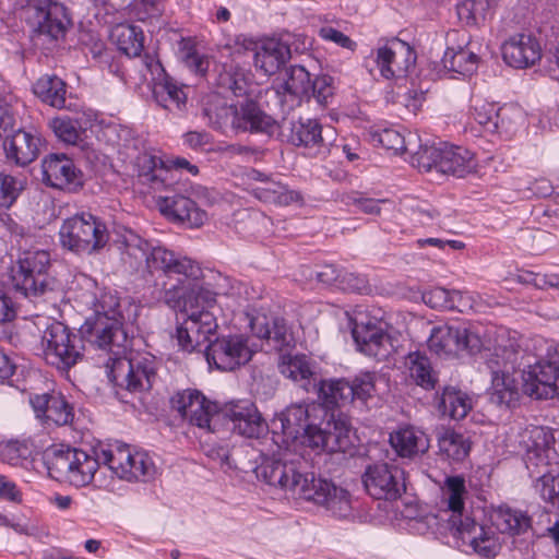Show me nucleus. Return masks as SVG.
Instances as JSON below:
<instances>
[{
  "label": "nucleus",
  "instance_id": "nucleus-54",
  "mask_svg": "<svg viewBox=\"0 0 559 559\" xmlns=\"http://www.w3.org/2000/svg\"><path fill=\"white\" fill-rule=\"evenodd\" d=\"M442 154V143L439 145H420L418 151L414 152L411 157V164L420 171H438L439 159Z\"/></svg>",
  "mask_w": 559,
  "mask_h": 559
},
{
  "label": "nucleus",
  "instance_id": "nucleus-27",
  "mask_svg": "<svg viewBox=\"0 0 559 559\" xmlns=\"http://www.w3.org/2000/svg\"><path fill=\"white\" fill-rule=\"evenodd\" d=\"M145 265L151 273L162 271L183 275L187 280L197 278L200 273V267L191 259L178 257L162 246H152Z\"/></svg>",
  "mask_w": 559,
  "mask_h": 559
},
{
  "label": "nucleus",
  "instance_id": "nucleus-44",
  "mask_svg": "<svg viewBox=\"0 0 559 559\" xmlns=\"http://www.w3.org/2000/svg\"><path fill=\"white\" fill-rule=\"evenodd\" d=\"M33 91L44 103L55 108H63L66 105V84L58 76L44 75L39 78L35 82Z\"/></svg>",
  "mask_w": 559,
  "mask_h": 559
},
{
  "label": "nucleus",
  "instance_id": "nucleus-18",
  "mask_svg": "<svg viewBox=\"0 0 559 559\" xmlns=\"http://www.w3.org/2000/svg\"><path fill=\"white\" fill-rule=\"evenodd\" d=\"M371 57L380 76L385 80L405 78L416 62L414 49L407 43L400 39H393L379 46L371 52Z\"/></svg>",
  "mask_w": 559,
  "mask_h": 559
},
{
  "label": "nucleus",
  "instance_id": "nucleus-49",
  "mask_svg": "<svg viewBox=\"0 0 559 559\" xmlns=\"http://www.w3.org/2000/svg\"><path fill=\"white\" fill-rule=\"evenodd\" d=\"M289 141L297 146L313 147L323 142L322 128L317 120L306 119L292 123Z\"/></svg>",
  "mask_w": 559,
  "mask_h": 559
},
{
  "label": "nucleus",
  "instance_id": "nucleus-6",
  "mask_svg": "<svg viewBox=\"0 0 559 559\" xmlns=\"http://www.w3.org/2000/svg\"><path fill=\"white\" fill-rule=\"evenodd\" d=\"M106 224L97 216L82 212L64 219L59 229L62 248L78 254L99 252L108 242Z\"/></svg>",
  "mask_w": 559,
  "mask_h": 559
},
{
  "label": "nucleus",
  "instance_id": "nucleus-48",
  "mask_svg": "<svg viewBox=\"0 0 559 559\" xmlns=\"http://www.w3.org/2000/svg\"><path fill=\"white\" fill-rule=\"evenodd\" d=\"M456 13L465 25L477 26L492 15V3L490 0H462L456 4Z\"/></svg>",
  "mask_w": 559,
  "mask_h": 559
},
{
  "label": "nucleus",
  "instance_id": "nucleus-12",
  "mask_svg": "<svg viewBox=\"0 0 559 559\" xmlns=\"http://www.w3.org/2000/svg\"><path fill=\"white\" fill-rule=\"evenodd\" d=\"M81 338L61 322L49 325L41 337L47 364L68 370L82 359Z\"/></svg>",
  "mask_w": 559,
  "mask_h": 559
},
{
  "label": "nucleus",
  "instance_id": "nucleus-42",
  "mask_svg": "<svg viewBox=\"0 0 559 559\" xmlns=\"http://www.w3.org/2000/svg\"><path fill=\"white\" fill-rule=\"evenodd\" d=\"M136 166L139 168V178L153 190L162 189L167 180L168 169L164 166L160 158L144 153L138 156Z\"/></svg>",
  "mask_w": 559,
  "mask_h": 559
},
{
  "label": "nucleus",
  "instance_id": "nucleus-33",
  "mask_svg": "<svg viewBox=\"0 0 559 559\" xmlns=\"http://www.w3.org/2000/svg\"><path fill=\"white\" fill-rule=\"evenodd\" d=\"M390 443L401 457L424 454L429 449V439L425 431L412 425H403L392 431Z\"/></svg>",
  "mask_w": 559,
  "mask_h": 559
},
{
  "label": "nucleus",
  "instance_id": "nucleus-52",
  "mask_svg": "<svg viewBox=\"0 0 559 559\" xmlns=\"http://www.w3.org/2000/svg\"><path fill=\"white\" fill-rule=\"evenodd\" d=\"M497 114H499V118L497 117L495 120L497 122V131L495 133L506 135L507 138L514 134L519 126L524 121L523 112L514 106H498Z\"/></svg>",
  "mask_w": 559,
  "mask_h": 559
},
{
  "label": "nucleus",
  "instance_id": "nucleus-59",
  "mask_svg": "<svg viewBox=\"0 0 559 559\" xmlns=\"http://www.w3.org/2000/svg\"><path fill=\"white\" fill-rule=\"evenodd\" d=\"M377 374L374 372H360L350 382L353 388V402L359 400L366 402L376 391Z\"/></svg>",
  "mask_w": 559,
  "mask_h": 559
},
{
  "label": "nucleus",
  "instance_id": "nucleus-14",
  "mask_svg": "<svg viewBox=\"0 0 559 559\" xmlns=\"http://www.w3.org/2000/svg\"><path fill=\"white\" fill-rule=\"evenodd\" d=\"M26 19L34 31L52 40H60L72 26L68 9L53 0H35L26 9Z\"/></svg>",
  "mask_w": 559,
  "mask_h": 559
},
{
  "label": "nucleus",
  "instance_id": "nucleus-24",
  "mask_svg": "<svg viewBox=\"0 0 559 559\" xmlns=\"http://www.w3.org/2000/svg\"><path fill=\"white\" fill-rule=\"evenodd\" d=\"M180 284L166 289L163 297L165 304L174 310L187 314L200 308H212L216 302L215 294L210 289L190 284L185 286L183 282Z\"/></svg>",
  "mask_w": 559,
  "mask_h": 559
},
{
  "label": "nucleus",
  "instance_id": "nucleus-19",
  "mask_svg": "<svg viewBox=\"0 0 559 559\" xmlns=\"http://www.w3.org/2000/svg\"><path fill=\"white\" fill-rule=\"evenodd\" d=\"M176 329V341L178 346L187 353H192L202 347L216 329V318L210 308H200L186 314Z\"/></svg>",
  "mask_w": 559,
  "mask_h": 559
},
{
  "label": "nucleus",
  "instance_id": "nucleus-16",
  "mask_svg": "<svg viewBox=\"0 0 559 559\" xmlns=\"http://www.w3.org/2000/svg\"><path fill=\"white\" fill-rule=\"evenodd\" d=\"M519 443L528 469L559 463V431L555 436L548 428L528 426L520 432Z\"/></svg>",
  "mask_w": 559,
  "mask_h": 559
},
{
  "label": "nucleus",
  "instance_id": "nucleus-32",
  "mask_svg": "<svg viewBox=\"0 0 559 559\" xmlns=\"http://www.w3.org/2000/svg\"><path fill=\"white\" fill-rule=\"evenodd\" d=\"M237 103L229 104L218 93H210L203 98V114L207 123L215 130L226 133L235 130Z\"/></svg>",
  "mask_w": 559,
  "mask_h": 559
},
{
  "label": "nucleus",
  "instance_id": "nucleus-20",
  "mask_svg": "<svg viewBox=\"0 0 559 559\" xmlns=\"http://www.w3.org/2000/svg\"><path fill=\"white\" fill-rule=\"evenodd\" d=\"M402 474L396 466L374 464L366 468L362 483L366 491L374 499L393 500L405 489Z\"/></svg>",
  "mask_w": 559,
  "mask_h": 559
},
{
  "label": "nucleus",
  "instance_id": "nucleus-4",
  "mask_svg": "<svg viewBox=\"0 0 559 559\" xmlns=\"http://www.w3.org/2000/svg\"><path fill=\"white\" fill-rule=\"evenodd\" d=\"M357 350L378 361L394 355L401 346L400 333L384 320V312L373 307H357L349 316Z\"/></svg>",
  "mask_w": 559,
  "mask_h": 559
},
{
  "label": "nucleus",
  "instance_id": "nucleus-5",
  "mask_svg": "<svg viewBox=\"0 0 559 559\" xmlns=\"http://www.w3.org/2000/svg\"><path fill=\"white\" fill-rule=\"evenodd\" d=\"M45 463L51 477L68 481L75 487H84L93 480L99 488L106 484L96 478V472L102 463L100 450L93 454L81 449L58 445L45 454Z\"/></svg>",
  "mask_w": 559,
  "mask_h": 559
},
{
  "label": "nucleus",
  "instance_id": "nucleus-29",
  "mask_svg": "<svg viewBox=\"0 0 559 559\" xmlns=\"http://www.w3.org/2000/svg\"><path fill=\"white\" fill-rule=\"evenodd\" d=\"M230 429L247 438H259L265 429V423L251 402H240L222 412Z\"/></svg>",
  "mask_w": 559,
  "mask_h": 559
},
{
  "label": "nucleus",
  "instance_id": "nucleus-37",
  "mask_svg": "<svg viewBox=\"0 0 559 559\" xmlns=\"http://www.w3.org/2000/svg\"><path fill=\"white\" fill-rule=\"evenodd\" d=\"M252 333L259 337L273 342V347L282 349L290 342V334L284 319H269L264 314H259L250 320Z\"/></svg>",
  "mask_w": 559,
  "mask_h": 559
},
{
  "label": "nucleus",
  "instance_id": "nucleus-9",
  "mask_svg": "<svg viewBox=\"0 0 559 559\" xmlns=\"http://www.w3.org/2000/svg\"><path fill=\"white\" fill-rule=\"evenodd\" d=\"M100 459L102 464L127 481H146L156 474V466L151 455L127 444L115 443L102 448Z\"/></svg>",
  "mask_w": 559,
  "mask_h": 559
},
{
  "label": "nucleus",
  "instance_id": "nucleus-46",
  "mask_svg": "<svg viewBox=\"0 0 559 559\" xmlns=\"http://www.w3.org/2000/svg\"><path fill=\"white\" fill-rule=\"evenodd\" d=\"M406 365L411 378L417 385L431 390L437 383V374L431 367L430 360L419 352L409 353L406 358Z\"/></svg>",
  "mask_w": 559,
  "mask_h": 559
},
{
  "label": "nucleus",
  "instance_id": "nucleus-34",
  "mask_svg": "<svg viewBox=\"0 0 559 559\" xmlns=\"http://www.w3.org/2000/svg\"><path fill=\"white\" fill-rule=\"evenodd\" d=\"M40 138L25 130H17L4 141L7 158L19 166H25L35 160L39 153Z\"/></svg>",
  "mask_w": 559,
  "mask_h": 559
},
{
  "label": "nucleus",
  "instance_id": "nucleus-1",
  "mask_svg": "<svg viewBox=\"0 0 559 559\" xmlns=\"http://www.w3.org/2000/svg\"><path fill=\"white\" fill-rule=\"evenodd\" d=\"M319 407L313 403H295L274 419L283 436L278 451L264 457L257 467V476L269 485L290 491L294 496L323 507L333 516L347 519L353 514L350 493L331 480L316 477L309 463L297 453L298 438L312 421Z\"/></svg>",
  "mask_w": 559,
  "mask_h": 559
},
{
  "label": "nucleus",
  "instance_id": "nucleus-39",
  "mask_svg": "<svg viewBox=\"0 0 559 559\" xmlns=\"http://www.w3.org/2000/svg\"><path fill=\"white\" fill-rule=\"evenodd\" d=\"M492 524L501 533L521 534L531 526L526 512L508 506H500L490 515Z\"/></svg>",
  "mask_w": 559,
  "mask_h": 559
},
{
  "label": "nucleus",
  "instance_id": "nucleus-26",
  "mask_svg": "<svg viewBox=\"0 0 559 559\" xmlns=\"http://www.w3.org/2000/svg\"><path fill=\"white\" fill-rule=\"evenodd\" d=\"M450 534L460 539L462 545H467L474 552L485 558L495 557L500 549L496 534L491 530L478 525L474 519H466L464 524Z\"/></svg>",
  "mask_w": 559,
  "mask_h": 559
},
{
  "label": "nucleus",
  "instance_id": "nucleus-15",
  "mask_svg": "<svg viewBox=\"0 0 559 559\" xmlns=\"http://www.w3.org/2000/svg\"><path fill=\"white\" fill-rule=\"evenodd\" d=\"M171 404L191 425L206 432L219 430V424L223 421L222 412H218L216 405L201 392L197 390L179 392L171 399Z\"/></svg>",
  "mask_w": 559,
  "mask_h": 559
},
{
  "label": "nucleus",
  "instance_id": "nucleus-30",
  "mask_svg": "<svg viewBox=\"0 0 559 559\" xmlns=\"http://www.w3.org/2000/svg\"><path fill=\"white\" fill-rule=\"evenodd\" d=\"M290 59L289 43L280 38H266L258 43L253 66L266 76L277 73Z\"/></svg>",
  "mask_w": 559,
  "mask_h": 559
},
{
  "label": "nucleus",
  "instance_id": "nucleus-57",
  "mask_svg": "<svg viewBox=\"0 0 559 559\" xmlns=\"http://www.w3.org/2000/svg\"><path fill=\"white\" fill-rule=\"evenodd\" d=\"M50 128L56 136L67 144H76L80 140L81 133L76 121L69 117H57L50 120Z\"/></svg>",
  "mask_w": 559,
  "mask_h": 559
},
{
  "label": "nucleus",
  "instance_id": "nucleus-2",
  "mask_svg": "<svg viewBox=\"0 0 559 559\" xmlns=\"http://www.w3.org/2000/svg\"><path fill=\"white\" fill-rule=\"evenodd\" d=\"M80 301L94 312V318H88L83 326V334L95 347L109 354L106 362L107 377L117 388L129 392H143L152 388L155 378V362L153 357L136 355L127 357L130 346L126 322L133 321L135 313L131 305L127 313L121 309L122 305L115 293L86 290L80 296Z\"/></svg>",
  "mask_w": 559,
  "mask_h": 559
},
{
  "label": "nucleus",
  "instance_id": "nucleus-22",
  "mask_svg": "<svg viewBox=\"0 0 559 559\" xmlns=\"http://www.w3.org/2000/svg\"><path fill=\"white\" fill-rule=\"evenodd\" d=\"M41 168L44 181L52 188L74 192L83 186L82 173L64 154L45 157Z\"/></svg>",
  "mask_w": 559,
  "mask_h": 559
},
{
  "label": "nucleus",
  "instance_id": "nucleus-43",
  "mask_svg": "<svg viewBox=\"0 0 559 559\" xmlns=\"http://www.w3.org/2000/svg\"><path fill=\"white\" fill-rule=\"evenodd\" d=\"M151 248V243L131 230L121 235L119 240L123 262L135 269L146 263Z\"/></svg>",
  "mask_w": 559,
  "mask_h": 559
},
{
  "label": "nucleus",
  "instance_id": "nucleus-21",
  "mask_svg": "<svg viewBox=\"0 0 559 559\" xmlns=\"http://www.w3.org/2000/svg\"><path fill=\"white\" fill-rule=\"evenodd\" d=\"M448 40L450 45L442 58L444 68L463 75L473 74L477 70L479 57L469 36L454 31L449 33Z\"/></svg>",
  "mask_w": 559,
  "mask_h": 559
},
{
  "label": "nucleus",
  "instance_id": "nucleus-31",
  "mask_svg": "<svg viewBox=\"0 0 559 559\" xmlns=\"http://www.w3.org/2000/svg\"><path fill=\"white\" fill-rule=\"evenodd\" d=\"M148 67L152 73L156 72L158 75L153 90L157 104L170 112L182 111L188 98L183 86L165 73L159 61H154Z\"/></svg>",
  "mask_w": 559,
  "mask_h": 559
},
{
  "label": "nucleus",
  "instance_id": "nucleus-41",
  "mask_svg": "<svg viewBox=\"0 0 559 559\" xmlns=\"http://www.w3.org/2000/svg\"><path fill=\"white\" fill-rule=\"evenodd\" d=\"M437 439L439 455L444 460L461 462L471 451L469 440L452 429H442Z\"/></svg>",
  "mask_w": 559,
  "mask_h": 559
},
{
  "label": "nucleus",
  "instance_id": "nucleus-36",
  "mask_svg": "<svg viewBox=\"0 0 559 559\" xmlns=\"http://www.w3.org/2000/svg\"><path fill=\"white\" fill-rule=\"evenodd\" d=\"M280 372L306 391L317 388L314 367L305 355L283 356Z\"/></svg>",
  "mask_w": 559,
  "mask_h": 559
},
{
  "label": "nucleus",
  "instance_id": "nucleus-61",
  "mask_svg": "<svg viewBox=\"0 0 559 559\" xmlns=\"http://www.w3.org/2000/svg\"><path fill=\"white\" fill-rule=\"evenodd\" d=\"M27 455L28 448L22 442L10 440L0 443V459L10 465H19Z\"/></svg>",
  "mask_w": 559,
  "mask_h": 559
},
{
  "label": "nucleus",
  "instance_id": "nucleus-45",
  "mask_svg": "<svg viewBox=\"0 0 559 559\" xmlns=\"http://www.w3.org/2000/svg\"><path fill=\"white\" fill-rule=\"evenodd\" d=\"M319 397L328 405H345L353 402V388L345 379L323 380L317 382Z\"/></svg>",
  "mask_w": 559,
  "mask_h": 559
},
{
  "label": "nucleus",
  "instance_id": "nucleus-50",
  "mask_svg": "<svg viewBox=\"0 0 559 559\" xmlns=\"http://www.w3.org/2000/svg\"><path fill=\"white\" fill-rule=\"evenodd\" d=\"M372 141L380 144L393 154H402L404 152H413L416 146V136L408 134L406 139L400 131L393 128H385L372 133Z\"/></svg>",
  "mask_w": 559,
  "mask_h": 559
},
{
  "label": "nucleus",
  "instance_id": "nucleus-47",
  "mask_svg": "<svg viewBox=\"0 0 559 559\" xmlns=\"http://www.w3.org/2000/svg\"><path fill=\"white\" fill-rule=\"evenodd\" d=\"M472 399L464 392L454 388H445L439 407L444 415L452 419H463L472 409Z\"/></svg>",
  "mask_w": 559,
  "mask_h": 559
},
{
  "label": "nucleus",
  "instance_id": "nucleus-53",
  "mask_svg": "<svg viewBox=\"0 0 559 559\" xmlns=\"http://www.w3.org/2000/svg\"><path fill=\"white\" fill-rule=\"evenodd\" d=\"M73 407L66 401L61 394H51V401L48 412L45 413L44 421L58 426L68 425L73 420Z\"/></svg>",
  "mask_w": 559,
  "mask_h": 559
},
{
  "label": "nucleus",
  "instance_id": "nucleus-55",
  "mask_svg": "<svg viewBox=\"0 0 559 559\" xmlns=\"http://www.w3.org/2000/svg\"><path fill=\"white\" fill-rule=\"evenodd\" d=\"M497 109V104L478 100L473 105L472 116L485 131L495 133L497 131V122L495 120L497 117L499 118Z\"/></svg>",
  "mask_w": 559,
  "mask_h": 559
},
{
  "label": "nucleus",
  "instance_id": "nucleus-35",
  "mask_svg": "<svg viewBox=\"0 0 559 559\" xmlns=\"http://www.w3.org/2000/svg\"><path fill=\"white\" fill-rule=\"evenodd\" d=\"M474 154L465 147L442 143V154L438 173L463 178L476 170Z\"/></svg>",
  "mask_w": 559,
  "mask_h": 559
},
{
  "label": "nucleus",
  "instance_id": "nucleus-13",
  "mask_svg": "<svg viewBox=\"0 0 559 559\" xmlns=\"http://www.w3.org/2000/svg\"><path fill=\"white\" fill-rule=\"evenodd\" d=\"M486 333L484 340L478 331L464 326L439 325L432 328L428 338V347L439 356L455 355L461 350L472 354L484 350L488 345Z\"/></svg>",
  "mask_w": 559,
  "mask_h": 559
},
{
  "label": "nucleus",
  "instance_id": "nucleus-62",
  "mask_svg": "<svg viewBox=\"0 0 559 559\" xmlns=\"http://www.w3.org/2000/svg\"><path fill=\"white\" fill-rule=\"evenodd\" d=\"M318 34L323 40L333 43L343 49L355 51L357 48L356 41L331 25L321 26Z\"/></svg>",
  "mask_w": 559,
  "mask_h": 559
},
{
  "label": "nucleus",
  "instance_id": "nucleus-51",
  "mask_svg": "<svg viewBox=\"0 0 559 559\" xmlns=\"http://www.w3.org/2000/svg\"><path fill=\"white\" fill-rule=\"evenodd\" d=\"M312 79L310 73L302 66L290 67L287 79L281 85L284 93L305 97L310 95Z\"/></svg>",
  "mask_w": 559,
  "mask_h": 559
},
{
  "label": "nucleus",
  "instance_id": "nucleus-3",
  "mask_svg": "<svg viewBox=\"0 0 559 559\" xmlns=\"http://www.w3.org/2000/svg\"><path fill=\"white\" fill-rule=\"evenodd\" d=\"M488 345L484 348L485 361L491 372V401L509 406L518 400V385L512 373L519 365L520 346L504 328L486 330Z\"/></svg>",
  "mask_w": 559,
  "mask_h": 559
},
{
  "label": "nucleus",
  "instance_id": "nucleus-38",
  "mask_svg": "<svg viewBox=\"0 0 559 559\" xmlns=\"http://www.w3.org/2000/svg\"><path fill=\"white\" fill-rule=\"evenodd\" d=\"M263 175L257 170L251 171V178L259 181L251 188V193L264 203L275 205H288L296 199V194L286 186L274 180L263 179Z\"/></svg>",
  "mask_w": 559,
  "mask_h": 559
},
{
  "label": "nucleus",
  "instance_id": "nucleus-58",
  "mask_svg": "<svg viewBox=\"0 0 559 559\" xmlns=\"http://www.w3.org/2000/svg\"><path fill=\"white\" fill-rule=\"evenodd\" d=\"M22 190L23 185L17 178L0 173V207H11Z\"/></svg>",
  "mask_w": 559,
  "mask_h": 559
},
{
  "label": "nucleus",
  "instance_id": "nucleus-7",
  "mask_svg": "<svg viewBox=\"0 0 559 559\" xmlns=\"http://www.w3.org/2000/svg\"><path fill=\"white\" fill-rule=\"evenodd\" d=\"M50 253L44 249L23 251L17 260V269L12 270V283L16 290L26 297H39L53 290L55 280L47 271Z\"/></svg>",
  "mask_w": 559,
  "mask_h": 559
},
{
  "label": "nucleus",
  "instance_id": "nucleus-64",
  "mask_svg": "<svg viewBox=\"0 0 559 559\" xmlns=\"http://www.w3.org/2000/svg\"><path fill=\"white\" fill-rule=\"evenodd\" d=\"M257 45L258 43L252 38L241 34L229 39L225 44L224 49L228 51L229 57L236 59L246 55L248 51H253L254 53Z\"/></svg>",
  "mask_w": 559,
  "mask_h": 559
},
{
  "label": "nucleus",
  "instance_id": "nucleus-56",
  "mask_svg": "<svg viewBox=\"0 0 559 559\" xmlns=\"http://www.w3.org/2000/svg\"><path fill=\"white\" fill-rule=\"evenodd\" d=\"M535 489L551 508L559 509V474H543L537 479Z\"/></svg>",
  "mask_w": 559,
  "mask_h": 559
},
{
  "label": "nucleus",
  "instance_id": "nucleus-10",
  "mask_svg": "<svg viewBox=\"0 0 559 559\" xmlns=\"http://www.w3.org/2000/svg\"><path fill=\"white\" fill-rule=\"evenodd\" d=\"M259 350V345L243 333L217 336L205 347L209 365L221 371H234L247 365Z\"/></svg>",
  "mask_w": 559,
  "mask_h": 559
},
{
  "label": "nucleus",
  "instance_id": "nucleus-40",
  "mask_svg": "<svg viewBox=\"0 0 559 559\" xmlns=\"http://www.w3.org/2000/svg\"><path fill=\"white\" fill-rule=\"evenodd\" d=\"M110 37L117 48L128 57H139L144 48L143 31L131 24L112 27Z\"/></svg>",
  "mask_w": 559,
  "mask_h": 559
},
{
  "label": "nucleus",
  "instance_id": "nucleus-23",
  "mask_svg": "<svg viewBox=\"0 0 559 559\" xmlns=\"http://www.w3.org/2000/svg\"><path fill=\"white\" fill-rule=\"evenodd\" d=\"M507 64L515 69L535 66L543 56L539 40L531 33H518L510 36L501 47Z\"/></svg>",
  "mask_w": 559,
  "mask_h": 559
},
{
  "label": "nucleus",
  "instance_id": "nucleus-28",
  "mask_svg": "<svg viewBox=\"0 0 559 559\" xmlns=\"http://www.w3.org/2000/svg\"><path fill=\"white\" fill-rule=\"evenodd\" d=\"M157 205L164 216L191 228L201 227L207 219L206 213L194 201L181 194L160 198Z\"/></svg>",
  "mask_w": 559,
  "mask_h": 559
},
{
  "label": "nucleus",
  "instance_id": "nucleus-63",
  "mask_svg": "<svg viewBox=\"0 0 559 559\" xmlns=\"http://www.w3.org/2000/svg\"><path fill=\"white\" fill-rule=\"evenodd\" d=\"M334 81L329 75L317 76L311 84L310 94L320 105H326L334 94Z\"/></svg>",
  "mask_w": 559,
  "mask_h": 559
},
{
  "label": "nucleus",
  "instance_id": "nucleus-25",
  "mask_svg": "<svg viewBox=\"0 0 559 559\" xmlns=\"http://www.w3.org/2000/svg\"><path fill=\"white\" fill-rule=\"evenodd\" d=\"M278 128L276 120L252 99L237 102L235 133H262L273 135Z\"/></svg>",
  "mask_w": 559,
  "mask_h": 559
},
{
  "label": "nucleus",
  "instance_id": "nucleus-11",
  "mask_svg": "<svg viewBox=\"0 0 559 559\" xmlns=\"http://www.w3.org/2000/svg\"><path fill=\"white\" fill-rule=\"evenodd\" d=\"M352 425L343 415L332 416L324 427L311 423L299 436L298 442L317 453L345 452L352 444Z\"/></svg>",
  "mask_w": 559,
  "mask_h": 559
},
{
  "label": "nucleus",
  "instance_id": "nucleus-60",
  "mask_svg": "<svg viewBox=\"0 0 559 559\" xmlns=\"http://www.w3.org/2000/svg\"><path fill=\"white\" fill-rule=\"evenodd\" d=\"M423 301L432 309L451 310L453 308L452 290L433 287L423 294Z\"/></svg>",
  "mask_w": 559,
  "mask_h": 559
},
{
  "label": "nucleus",
  "instance_id": "nucleus-17",
  "mask_svg": "<svg viewBox=\"0 0 559 559\" xmlns=\"http://www.w3.org/2000/svg\"><path fill=\"white\" fill-rule=\"evenodd\" d=\"M548 357L523 371V391L536 400L552 399L559 392V347Z\"/></svg>",
  "mask_w": 559,
  "mask_h": 559
},
{
  "label": "nucleus",
  "instance_id": "nucleus-8",
  "mask_svg": "<svg viewBox=\"0 0 559 559\" xmlns=\"http://www.w3.org/2000/svg\"><path fill=\"white\" fill-rule=\"evenodd\" d=\"M468 490L463 476H448L441 487V508L437 514H428L424 518L429 528L433 526L439 531L452 533L466 519H472L466 510L465 502Z\"/></svg>",
  "mask_w": 559,
  "mask_h": 559
}]
</instances>
